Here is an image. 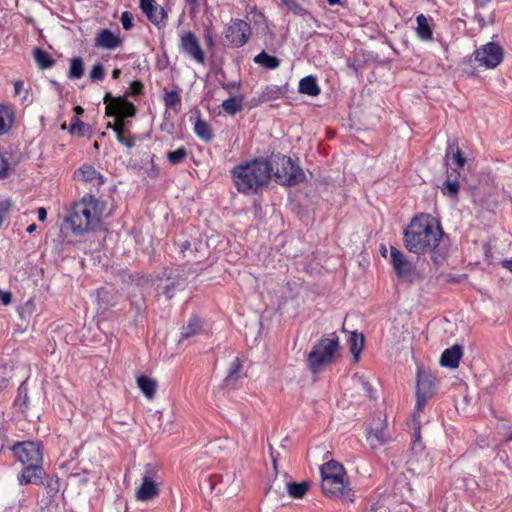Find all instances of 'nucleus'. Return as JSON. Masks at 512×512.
I'll use <instances>...</instances> for the list:
<instances>
[{
    "label": "nucleus",
    "instance_id": "nucleus-21",
    "mask_svg": "<svg viewBox=\"0 0 512 512\" xmlns=\"http://www.w3.org/2000/svg\"><path fill=\"white\" fill-rule=\"evenodd\" d=\"M75 178L78 181L100 185L102 183L101 176L96 169L90 165H83L75 172Z\"/></svg>",
    "mask_w": 512,
    "mask_h": 512
},
{
    "label": "nucleus",
    "instance_id": "nucleus-30",
    "mask_svg": "<svg viewBox=\"0 0 512 512\" xmlns=\"http://www.w3.org/2000/svg\"><path fill=\"white\" fill-rule=\"evenodd\" d=\"M202 322L199 318L193 317L189 319L187 324L182 328V337L189 338L200 333Z\"/></svg>",
    "mask_w": 512,
    "mask_h": 512
},
{
    "label": "nucleus",
    "instance_id": "nucleus-57",
    "mask_svg": "<svg viewBox=\"0 0 512 512\" xmlns=\"http://www.w3.org/2000/svg\"><path fill=\"white\" fill-rule=\"evenodd\" d=\"M120 73H121L120 69H117V68H116V69H114V70L112 71V77H113V79H117V78L120 76Z\"/></svg>",
    "mask_w": 512,
    "mask_h": 512
},
{
    "label": "nucleus",
    "instance_id": "nucleus-15",
    "mask_svg": "<svg viewBox=\"0 0 512 512\" xmlns=\"http://www.w3.org/2000/svg\"><path fill=\"white\" fill-rule=\"evenodd\" d=\"M94 45L101 49L115 50L122 45V38L117 32L102 29L97 33L94 39Z\"/></svg>",
    "mask_w": 512,
    "mask_h": 512
},
{
    "label": "nucleus",
    "instance_id": "nucleus-43",
    "mask_svg": "<svg viewBox=\"0 0 512 512\" xmlns=\"http://www.w3.org/2000/svg\"><path fill=\"white\" fill-rule=\"evenodd\" d=\"M12 207V202L10 199H4L0 201V228L3 225V222L9 213L10 209Z\"/></svg>",
    "mask_w": 512,
    "mask_h": 512
},
{
    "label": "nucleus",
    "instance_id": "nucleus-28",
    "mask_svg": "<svg viewBox=\"0 0 512 512\" xmlns=\"http://www.w3.org/2000/svg\"><path fill=\"white\" fill-rule=\"evenodd\" d=\"M33 55L37 66L42 70L51 68L55 64L50 54L40 48L34 49Z\"/></svg>",
    "mask_w": 512,
    "mask_h": 512
},
{
    "label": "nucleus",
    "instance_id": "nucleus-2",
    "mask_svg": "<svg viewBox=\"0 0 512 512\" xmlns=\"http://www.w3.org/2000/svg\"><path fill=\"white\" fill-rule=\"evenodd\" d=\"M271 172L269 161L252 159L235 165L231 170V178L240 193L253 195L269 182Z\"/></svg>",
    "mask_w": 512,
    "mask_h": 512
},
{
    "label": "nucleus",
    "instance_id": "nucleus-29",
    "mask_svg": "<svg viewBox=\"0 0 512 512\" xmlns=\"http://www.w3.org/2000/svg\"><path fill=\"white\" fill-rule=\"evenodd\" d=\"M13 120V112L6 106L0 105V135L10 129Z\"/></svg>",
    "mask_w": 512,
    "mask_h": 512
},
{
    "label": "nucleus",
    "instance_id": "nucleus-53",
    "mask_svg": "<svg viewBox=\"0 0 512 512\" xmlns=\"http://www.w3.org/2000/svg\"><path fill=\"white\" fill-rule=\"evenodd\" d=\"M380 253L384 258L390 259V248H388L386 245L382 244L380 246Z\"/></svg>",
    "mask_w": 512,
    "mask_h": 512
},
{
    "label": "nucleus",
    "instance_id": "nucleus-52",
    "mask_svg": "<svg viewBox=\"0 0 512 512\" xmlns=\"http://www.w3.org/2000/svg\"><path fill=\"white\" fill-rule=\"evenodd\" d=\"M131 89H132L133 93H135V94L140 93V92H141V89H142V84H141V82H139V81H135V82H133V83L131 84Z\"/></svg>",
    "mask_w": 512,
    "mask_h": 512
},
{
    "label": "nucleus",
    "instance_id": "nucleus-47",
    "mask_svg": "<svg viewBox=\"0 0 512 512\" xmlns=\"http://www.w3.org/2000/svg\"><path fill=\"white\" fill-rule=\"evenodd\" d=\"M0 301L5 306L11 304L12 294L9 291H3L0 289Z\"/></svg>",
    "mask_w": 512,
    "mask_h": 512
},
{
    "label": "nucleus",
    "instance_id": "nucleus-56",
    "mask_svg": "<svg viewBox=\"0 0 512 512\" xmlns=\"http://www.w3.org/2000/svg\"><path fill=\"white\" fill-rule=\"evenodd\" d=\"M233 366V372H238L240 370V362L238 359H235V361L232 364Z\"/></svg>",
    "mask_w": 512,
    "mask_h": 512
},
{
    "label": "nucleus",
    "instance_id": "nucleus-10",
    "mask_svg": "<svg viewBox=\"0 0 512 512\" xmlns=\"http://www.w3.org/2000/svg\"><path fill=\"white\" fill-rule=\"evenodd\" d=\"M11 451L21 464L42 463L43 461V452L40 442H17L11 447Z\"/></svg>",
    "mask_w": 512,
    "mask_h": 512
},
{
    "label": "nucleus",
    "instance_id": "nucleus-7",
    "mask_svg": "<svg viewBox=\"0 0 512 512\" xmlns=\"http://www.w3.org/2000/svg\"><path fill=\"white\" fill-rule=\"evenodd\" d=\"M104 103L106 105V115L116 118L115 122L113 123V131L118 133L125 130L126 128L124 119L134 116V105L124 98H114L109 93L105 95Z\"/></svg>",
    "mask_w": 512,
    "mask_h": 512
},
{
    "label": "nucleus",
    "instance_id": "nucleus-60",
    "mask_svg": "<svg viewBox=\"0 0 512 512\" xmlns=\"http://www.w3.org/2000/svg\"><path fill=\"white\" fill-rule=\"evenodd\" d=\"M190 5L197 6L198 0H186Z\"/></svg>",
    "mask_w": 512,
    "mask_h": 512
},
{
    "label": "nucleus",
    "instance_id": "nucleus-22",
    "mask_svg": "<svg viewBox=\"0 0 512 512\" xmlns=\"http://www.w3.org/2000/svg\"><path fill=\"white\" fill-rule=\"evenodd\" d=\"M416 34L422 41H430L432 40L433 30L429 23L428 18L420 14L416 18Z\"/></svg>",
    "mask_w": 512,
    "mask_h": 512
},
{
    "label": "nucleus",
    "instance_id": "nucleus-26",
    "mask_svg": "<svg viewBox=\"0 0 512 512\" xmlns=\"http://www.w3.org/2000/svg\"><path fill=\"white\" fill-rule=\"evenodd\" d=\"M244 97L242 95L226 99L222 103L223 110L229 115H235L243 109Z\"/></svg>",
    "mask_w": 512,
    "mask_h": 512
},
{
    "label": "nucleus",
    "instance_id": "nucleus-50",
    "mask_svg": "<svg viewBox=\"0 0 512 512\" xmlns=\"http://www.w3.org/2000/svg\"><path fill=\"white\" fill-rule=\"evenodd\" d=\"M284 5L294 12H299L301 7L294 0H282Z\"/></svg>",
    "mask_w": 512,
    "mask_h": 512
},
{
    "label": "nucleus",
    "instance_id": "nucleus-51",
    "mask_svg": "<svg viewBox=\"0 0 512 512\" xmlns=\"http://www.w3.org/2000/svg\"><path fill=\"white\" fill-rule=\"evenodd\" d=\"M37 216H38V220L41 221V222H44L47 218V211L45 208L43 207H40L38 210H37Z\"/></svg>",
    "mask_w": 512,
    "mask_h": 512
},
{
    "label": "nucleus",
    "instance_id": "nucleus-27",
    "mask_svg": "<svg viewBox=\"0 0 512 512\" xmlns=\"http://www.w3.org/2000/svg\"><path fill=\"white\" fill-rule=\"evenodd\" d=\"M310 487L309 482L303 481L300 483L288 482L286 483V489L290 497L295 499H301L308 491Z\"/></svg>",
    "mask_w": 512,
    "mask_h": 512
},
{
    "label": "nucleus",
    "instance_id": "nucleus-32",
    "mask_svg": "<svg viewBox=\"0 0 512 512\" xmlns=\"http://www.w3.org/2000/svg\"><path fill=\"white\" fill-rule=\"evenodd\" d=\"M349 342L351 353L353 354L355 361H357L364 344L363 335L353 332L350 335Z\"/></svg>",
    "mask_w": 512,
    "mask_h": 512
},
{
    "label": "nucleus",
    "instance_id": "nucleus-17",
    "mask_svg": "<svg viewBox=\"0 0 512 512\" xmlns=\"http://www.w3.org/2000/svg\"><path fill=\"white\" fill-rule=\"evenodd\" d=\"M118 302V295L112 289L101 288L96 293L97 312L99 314L105 313L110 308L114 307Z\"/></svg>",
    "mask_w": 512,
    "mask_h": 512
},
{
    "label": "nucleus",
    "instance_id": "nucleus-16",
    "mask_svg": "<svg viewBox=\"0 0 512 512\" xmlns=\"http://www.w3.org/2000/svg\"><path fill=\"white\" fill-rule=\"evenodd\" d=\"M140 7L153 24H164L167 14L162 7L156 5L155 0H140Z\"/></svg>",
    "mask_w": 512,
    "mask_h": 512
},
{
    "label": "nucleus",
    "instance_id": "nucleus-1",
    "mask_svg": "<svg viewBox=\"0 0 512 512\" xmlns=\"http://www.w3.org/2000/svg\"><path fill=\"white\" fill-rule=\"evenodd\" d=\"M443 236L440 222L429 214L415 216L404 231L405 247L414 254L433 251Z\"/></svg>",
    "mask_w": 512,
    "mask_h": 512
},
{
    "label": "nucleus",
    "instance_id": "nucleus-14",
    "mask_svg": "<svg viewBox=\"0 0 512 512\" xmlns=\"http://www.w3.org/2000/svg\"><path fill=\"white\" fill-rule=\"evenodd\" d=\"M160 491V481L156 475H145L138 486L135 496L139 501H149L156 498Z\"/></svg>",
    "mask_w": 512,
    "mask_h": 512
},
{
    "label": "nucleus",
    "instance_id": "nucleus-34",
    "mask_svg": "<svg viewBox=\"0 0 512 512\" xmlns=\"http://www.w3.org/2000/svg\"><path fill=\"white\" fill-rule=\"evenodd\" d=\"M14 85V95L19 96L22 104H30L31 99L29 98V89L24 85L23 80H16Z\"/></svg>",
    "mask_w": 512,
    "mask_h": 512
},
{
    "label": "nucleus",
    "instance_id": "nucleus-37",
    "mask_svg": "<svg viewBox=\"0 0 512 512\" xmlns=\"http://www.w3.org/2000/svg\"><path fill=\"white\" fill-rule=\"evenodd\" d=\"M446 157L448 162L452 161L458 168H462L466 162L458 148L453 146H449Z\"/></svg>",
    "mask_w": 512,
    "mask_h": 512
},
{
    "label": "nucleus",
    "instance_id": "nucleus-4",
    "mask_svg": "<svg viewBox=\"0 0 512 512\" xmlns=\"http://www.w3.org/2000/svg\"><path fill=\"white\" fill-rule=\"evenodd\" d=\"M321 487L324 494L338 498L344 502H352L353 494L349 486L348 476L344 467L331 460L321 467Z\"/></svg>",
    "mask_w": 512,
    "mask_h": 512
},
{
    "label": "nucleus",
    "instance_id": "nucleus-20",
    "mask_svg": "<svg viewBox=\"0 0 512 512\" xmlns=\"http://www.w3.org/2000/svg\"><path fill=\"white\" fill-rule=\"evenodd\" d=\"M367 441L372 449H377L388 441L386 426L379 423L376 427L371 428L367 435Z\"/></svg>",
    "mask_w": 512,
    "mask_h": 512
},
{
    "label": "nucleus",
    "instance_id": "nucleus-46",
    "mask_svg": "<svg viewBox=\"0 0 512 512\" xmlns=\"http://www.w3.org/2000/svg\"><path fill=\"white\" fill-rule=\"evenodd\" d=\"M279 97V90L276 87H267L266 91L263 94V100H273Z\"/></svg>",
    "mask_w": 512,
    "mask_h": 512
},
{
    "label": "nucleus",
    "instance_id": "nucleus-5",
    "mask_svg": "<svg viewBox=\"0 0 512 512\" xmlns=\"http://www.w3.org/2000/svg\"><path fill=\"white\" fill-rule=\"evenodd\" d=\"M339 342L335 336L319 340L308 355V365L314 372L330 364L338 351Z\"/></svg>",
    "mask_w": 512,
    "mask_h": 512
},
{
    "label": "nucleus",
    "instance_id": "nucleus-41",
    "mask_svg": "<svg viewBox=\"0 0 512 512\" xmlns=\"http://www.w3.org/2000/svg\"><path fill=\"white\" fill-rule=\"evenodd\" d=\"M116 138L121 144L125 145L128 148L133 147L135 144L134 138L127 129L116 133Z\"/></svg>",
    "mask_w": 512,
    "mask_h": 512
},
{
    "label": "nucleus",
    "instance_id": "nucleus-33",
    "mask_svg": "<svg viewBox=\"0 0 512 512\" xmlns=\"http://www.w3.org/2000/svg\"><path fill=\"white\" fill-rule=\"evenodd\" d=\"M194 132L200 139L204 141H210L212 139V130L210 126L201 119H198L195 122Z\"/></svg>",
    "mask_w": 512,
    "mask_h": 512
},
{
    "label": "nucleus",
    "instance_id": "nucleus-38",
    "mask_svg": "<svg viewBox=\"0 0 512 512\" xmlns=\"http://www.w3.org/2000/svg\"><path fill=\"white\" fill-rule=\"evenodd\" d=\"M443 194L455 198L459 192V183L457 181L446 180L441 187Z\"/></svg>",
    "mask_w": 512,
    "mask_h": 512
},
{
    "label": "nucleus",
    "instance_id": "nucleus-39",
    "mask_svg": "<svg viewBox=\"0 0 512 512\" xmlns=\"http://www.w3.org/2000/svg\"><path fill=\"white\" fill-rule=\"evenodd\" d=\"M186 157H187V150L183 147L178 148L175 151H170L167 153L168 161L174 165L182 162Z\"/></svg>",
    "mask_w": 512,
    "mask_h": 512
},
{
    "label": "nucleus",
    "instance_id": "nucleus-31",
    "mask_svg": "<svg viewBox=\"0 0 512 512\" xmlns=\"http://www.w3.org/2000/svg\"><path fill=\"white\" fill-rule=\"evenodd\" d=\"M255 63L268 68L275 69L279 66L280 61L278 58L267 54L266 52H261L254 58Z\"/></svg>",
    "mask_w": 512,
    "mask_h": 512
},
{
    "label": "nucleus",
    "instance_id": "nucleus-25",
    "mask_svg": "<svg viewBox=\"0 0 512 512\" xmlns=\"http://www.w3.org/2000/svg\"><path fill=\"white\" fill-rule=\"evenodd\" d=\"M253 20L257 25L256 33L264 40H267L268 37L271 38L272 32L264 15L260 12H253Z\"/></svg>",
    "mask_w": 512,
    "mask_h": 512
},
{
    "label": "nucleus",
    "instance_id": "nucleus-44",
    "mask_svg": "<svg viewBox=\"0 0 512 512\" xmlns=\"http://www.w3.org/2000/svg\"><path fill=\"white\" fill-rule=\"evenodd\" d=\"M105 75L104 68L101 64H95L92 66L90 70V79L92 81H97L103 79Z\"/></svg>",
    "mask_w": 512,
    "mask_h": 512
},
{
    "label": "nucleus",
    "instance_id": "nucleus-49",
    "mask_svg": "<svg viewBox=\"0 0 512 512\" xmlns=\"http://www.w3.org/2000/svg\"><path fill=\"white\" fill-rule=\"evenodd\" d=\"M8 162L6 159L0 154V177H5L8 173Z\"/></svg>",
    "mask_w": 512,
    "mask_h": 512
},
{
    "label": "nucleus",
    "instance_id": "nucleus-18",
    "mask_svg": "<svg viewBox=\"0 0 512 512\" xmlns=\"http://www.w3.org/2000/svg\"><path fill=\"white\" fill-rule=\"evenodd\" d=\"M41 464L42 463L22 464L24 468L18 476L20 484H31L41 481L43 476Z\"/></svg>",
    "mask_w": 512,
    "mask_h": 512
},
{
    "label": "nucleus",
    "instance_id": "nucleus-19",
    "mask_svg": "<svg viewBox=\"0 0 512 512\" xmlns=\"http://www.w3.org/2000/svg\"><path fill=\"white\" fill-rule=\"evenodd\" d=\"M463 351L458 345H454L443 351L440 358V365L446 368L455 369L458 367Z\"/></svg>",
    "mask_w": 512,
    "mask_h": 512
},
{
    "label": "nucleus",
    "instance_id": "nucleus-11",
    "mask_svg": "<svg viewBox=\"0 0 512 512\" xmlns=\"http://www.w3.org/2000/svg\"><path fill=\"white\" fill-rule=\"evenodd\" d=\"M250 26L247 22L239 19L232 20L226 27L225 38L233 47L243 46L249 39Z\"/></svg>",
    "mask_w": 512,
    "mask_h": 512
},
{
    "label": "nucleus",
    "instance_id": "nucleus-6",
    "mask_svg": "<svg viewBox=\"0 0 512 512\" xmlns=\"http://www.w3.org/2000/svg\"><path fill=\"white\" fill-rule=\"evenodd\" d=\"M272 170L275 167L274 177L275 181L282 185H294L304 179L302 169L296 165L291 158L276 155L272 159Z\"/></svg>",
    "mask_w": 512,
    "mask_h": 512
},
{
    "label": "nucleus",
    "instance_id": "nucleus-45",
    "mask_svg": "<svg viewBox=\"0 0 512 512\" xmlns=\"http://www.w3.org/2000/svg\"><path fill=\"white\" fill-rule=\"evenodd\" d=\"M121 24L123 26V28L125 30H130L133 26V15L128 12V11H125L121 14Z\"/></svg>",
    "mask_w": 512,
    "mask_h": 512
},
{
    "label": "nucleus",
    "instance_id": "nucleus-54",
    "mask_svg": "<svg viewBox=\"0 0 512 512\" xmlns=\"http://www.w3.org/2000/svg\"><path fill=\"white\" fill-rule=\"evenodd\" d=\"M502 265L504 268H506L508 271L512 273V258L502 261Z\"/></svg>",
    "mask_w": 512,
    "mask_h": 512
},
{
    "label": "nucleus",
    "instance_id": "nucleus-8",
    "mask_svg": "<svg viewBox=\"0 0 512 512\" xmlns=\"http://www.w3.org/2000/svg\"><path fill=\"white\" fill-rule=\"evenodd\" d=\"M436 377L422 366L417 367L416 372V408L422 410L427 401L434 395L436 388Z\"/></svg>",
    "mask_w": 512,
    "mask_h": 512
},
{
    "label": "nucleus",
    "instance_id": "nucleus-59",
    "mask_svg": "<svg viewBox=\"0 0 512 512\" xmlns=\"http://www.w3.org/2000/svg\"><path fill=\"white\" fill-rule=\"evenodd\" d=\"M328 4L329 5H336V4H339L340 3V0H327Z\"/></svg>",
    "mask_w": 512,
    "mask_h": 512
},
{
    "label": "nucleus",
    "instance_id": "nucleus-24",
    "mask_svg": "<svg viewBox=\"0 0 512 512\" xmlns=\"http://www.w3.org/2000/svg\"><path fill=\"white\" fill-rule=\"evenodd\" d=\"M299 92L309 96H318L320 94V87L317 84L316 78L309 75L304 77L299 82Z\"/></svg>",
    "mask_w": 512,
    "mask_h": 512
},
{
    "label": "nucleus",
    "instance_id": "nucleus-9",
    "mask_svg": "<svg viewBox=\"0 0 512 512\" xmlns=\"http://www.w3.org/2000/svg\"><path fill=\"white\" fill-rule=\"evenodd\" d=\"M504 51L502 47L494 42L480 46L474 52V59L480 67L485 69L496 68L503 60Z\"/></svg>",
    "mask_w": 512,
    "mask_h": 512
},
{
    "label": "nucleus",
    "instance_id": "nucleus-3",
    "mask_svg": "<svg viewBox=\"0 0 512 512\" xmlns=\"http://www.w3.org/2000/svg\"><path fill=\"white\" fill-rule=\"evenodd\" d=\"M105 203L93 196H85L76 202L68 221L74 233H85L100 227Z\"/></svg>",
    "mask_w": 512,
    "mask_h": 512
},
{
    "label": "nucleus",
    "instance_id": "nucleus-35",
    "mask_svg": "<svg viewBox=\"0 0 512 512\" xmlns=\"http://www.w3.org/2000/svg\"><path fill=\"white\" fill-rule=\"evenodd\" d=\"M84 73V65L81 58H73L70 61L69 76L74 79H80Z\"/></svg>",
    "mask_w": 512,
    "mask_h": 512
},
{
    "label": "nucleus",
    "instance_id": "nucleus-13",
    "mask_svg": "<svg viewBox=\"0 0 512 512\" xmlns=\"http://www.w3.org/2000/svg\"><path fill=\"white\" fill-rule=\"evenodd\" d=\"M180 47L183 53L192 58L197 63H204L205 55L201 49L197 37L191 32H185L180 37Z\"/></svg>",
    "mask_w": 512,
    "mask_h": 512
},
{
    "label": "nucleus",
    "instance_id": "nucleus-40",
    "mask_svg": "<svg viewBox=\"0 0 512 512\" xmlns=\"http://www.w3.org/2000/svg\"><path fill=\"white\" fill-rule=\"evenodd\" d=\"M84 131H85V124L82 121H80V119L77 116H74L71 119L69 132L72 135L81 136L84 134Z\"/></svg>",
    "mask_w": 512,
    "mask_h": 512
},
{
    "label": "nucleus",
    "instance_id": "nucleus-55",
    "mask_svg": "<svg viewBox=\"0 0 512 512\" xmlns=\"http://www.w3.org/2000/svg\"><path fill=\"white\" fill-rule=\"evenodd\" d=\"M75 116L79 118L80 115L84 113V109L81 106H76L74 108Z\"/></svg>",
    "mask_w": 512,
    "mask_h": 512
},
{
    "label": "nucleus",
    "instance_id": "nucleus-36",
    "mask_svg": "<svg viewBox=\"0 0 512 512\" xmlns=\"http://www.w3.org/2000/svg\"><path fill=\"white\" fill-rule=\"evenodd\" d=\"M353 382L356 388L361 389L366 395L372 396V387L365 375L356 374L353 377Z\"/></svg>",
    "mask_w": 512,
    "mask_h": 512
},
{
    "label": "nucleus",
    "instance_id": "nucleus-48",
    "mask_svg": "<svg viewBox=\"0 0 512 512\" xmlns=\"http://www.w3.org/2000/svg\"><path fill=\"white\" fill-rule=\"evenodd\" d=\"M27 402H28V397L26 394L22 395L21 393L18 395L17 399H16V405L19 407V409H21L22 411H24L26 408H27Z\"/></svg>",
    "mask_w": 512,
    "mask_h": 512
},
{
    "label": "nucleus",
    "instance_id": "nucleus-23",
    "mask_svg": "<svg viewBox=\"0 0 512 512\" xmlns=\"http://www.w3.org/2000/svg\"><path fill=\"white\" fill-rule=\"evenodd\" d=\"M137 386L141 390L142 394L148 399H152L157 390L156 380L145 375L137 378Z\"/></svg>",
    "mask_w": 512,
    "mask_h": 512
},
{
    "label": "nucleus",
    "instance_id": "nucleus-58",
    "mask_svg": "<svg viewBox=\"0 0 512 512\" xmlns=\"http://www.w3.org/2000/svg\"><path fill=\"white\" fill-rule=\"evenodd\" d=\"M37 226L35 224H31L27 227L28 233H33L36 230Z\"/></svg>",
    "mask_w": 512,
    "mask_h": 512
},
{
    "label": "nucleus",
    "instance_id": "nucleus-42",
    "mask_svg": "<svg viewBox=\"0 0 512 512\" xmlns=\"http://www.w3.org/2000/svg\"><path fill=\"white\" fill-rule=\"evenodd\" d=\"M164 102L167 107L174 108L180 103V97L177 92L170 91L165 94Z\"/></svg>",
    "mask_w": 512,
    "mask_h": 512
},
{
    "label": "nucleus",
    "instance_id": "nucleus-12",
    "mask_svg": "<svg viewBox=\"0 0 512 512\" xmlns=\"http://www.w3.org/2000/svg\"><path fill=\"white\" fill-rule=\"evenodd\" d=\"M390 264L399 278L410 279L415 274L414 265L394 246L390 247Z\"/></svg>",
    "mask_w": 512,
    "mask_h": 512
},
{
    "label": "nucleus",
    "instance_id": "nucleus-61",
    "mask_svg": "<svg viewBox=\"0 0 512 512\" xmlns=\"http://www.w3.org/2000/svg\"><path fill=\"white\" fill-rule=\"evenodd\" d=\"M107 128H109V129H112V130H113V123H108V124H107Z\"/></svg>",
    "mask_w": 512,
    "mask_h": 512
}]
</instances>
